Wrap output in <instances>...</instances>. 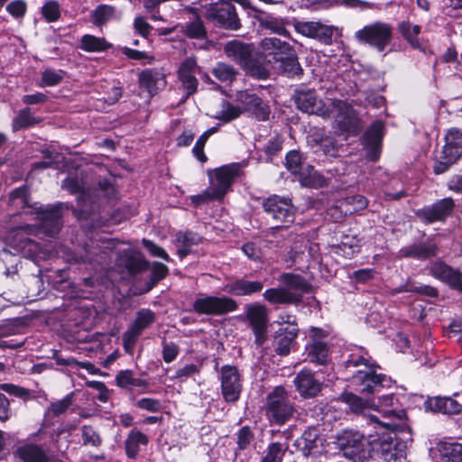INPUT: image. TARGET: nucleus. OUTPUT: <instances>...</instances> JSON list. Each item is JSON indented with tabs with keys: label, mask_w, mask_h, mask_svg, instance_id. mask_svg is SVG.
<instances>
[{
	"label": "nucleus",
	"mask_w": 462,
	"mask_h": 462,
	"mask_svg": "<svg viewBox=\"0 0 462 462\" xmlns=\"http://www.w3.org/2000/svg\"><path fill=\"white\" fill-rule=\"evenodd\" d=\"M341 399L353 413L361 415L368 420V414H372L374 403L352 393H343Z\"/></svg>",
	"instance_id": "34"
},
{
	"label": "nucleus",
	"mask_w": 462,
	"mask_h": 462,
	"mask_svg": "<svg viewBox=\"0 0 462 462\" xmlns=\"http://www.w3.org/2000/svg\"><path fill=\"white\" fill-rule=\"evenodd\" d=\"M42 122L40 117L34 116L29 107H25L18 112L13 119L12 127L14 132L25 129L38 125Z\"/></svg>",
	"instance_id": "43"
},
{
	"label": "nucleus",
	"mask_w": 462,
	"mask_h": 462,
	"mask_svg": "<svg viewBox=\"0 0 462 462\" xmlns=\"http://www.w3.org/2000/svg\"><path fill=\"white\" fill-rule=\"evenodd\" d=\"M289 446L286 442H273L266 449L265 456L260 462H282Z\"/></svg>",
	"instance_id": "49"
},
{
	"label": "nucleus",
	"mask_w": 462,
	"mask_h": 462,
	"mask_svg": "<svg viewBox=\"0 0 462 462\" xmlns=\"http://www.w3.org/2000/svg\"><path fill=\"white\" fill-rule=\"evenodd\" d=\"M42 13L49 23L55 22L60 15V5L55 1H49L42 6Z\"/></svg>",
	"instance_id": "62"
},
{
	"label": "nucleus",
	"mask_w": 462,
	"mask_h": 462,
	"mask_svg": "<svg viewBox=\"0 0 462 462\" xmlns=\"http://www.w3.org/2000/svg\"><path fill=\"white\" fill-rule=\"evenodd\" d=\"M337 445L346 457L362 462L369 456L371 441L358 431L344 430L337 437Z\"/></svg>",
	"instance_id": "10"
},
{
	"label": "nucleus",
	"mask_w": 462,
	"mask_h": 462,
	"mask_svg": "<svg viewBox=\"0 0 462 462\" xmlns=\"http://www.w3.org/2000/svg\"><path fill=\"white\" fill-rule=\"evenodd\" d=\"M384 135V125L382 121L374 122L365 132L362 144L365 156L373 162L379 159L382 149V141Z\"/></svg>",
	"instance_id": "20"
},
{
	"label": "nucleus",
	"mask_w": 462,
	"mask_h": 462,
	"mask_svg": "<svg viewBox=\"0 0 462 462\" xmlns=\"http://www.w3.org/2000/svg\"><path fill=\"white\" fill-rule=\"evenodd\" d=\"M40 273L42 285L44 286V283L47 282V286H51L54 289L66 279V272L63 270L51 271L46 273L40 272Z\"/></svg>",
	"instance_id": "57"
},
{
	"label": "nucleus",
	"mask_w": 462,
	"mask_h": 462,
	"mask_svg": "<svg viewBox=\"0 0 462 462\" xmlns=\"http://www.w3.org/2000/svg\"><path fill=\"white\" fill-rule=\"evenodd\" d=\"M28 229L32 230L30 226H18L9 231L6 236V244L14 250V253H12L5 249L1 254L3 262L6 264L10 263V267H6L5 270L7 276L14 275L18 272L17 267L20 263L18 254L33 261L41 258V248L35 241L28 237Z\"/></svg>",
	"instance_id": "2"
},
{
	"label": "nucleus",
	"mask_w": 462,
	"mask_h": 462,
	"mask_svg": "<svg viewBox=\"0 0 462 462\" xmlns=\"http://www.w3.org/2000/svg\"><path fill=\"white\" fill-rule=\"evenodd\" d=\"M241 114L242 110L240 106H234L229 102L223 100L220 109L216 112L213 117L225 124L237 118Z\"/></svg>",
	"instance_id": "47"
},
{
	"label": "nucleus",
	"mask_w": 462,
	"mask_h": 462,
	"mask_svg": "<svg viewBox=\"0 0 462 462\" xmlns=\"http://www.w3.org/2000/svg\"><path fill=\"white\" fill-rule=\"evenodd\" d=\"M281 289H310L306 280L294 273H283L279 276Z\"/></svg>",
	"instance_id": "53"
},
{
	"label": "nucleus",
	"mask_w": 462,
	"mask_h": 462,
	"mask_svg": "<svg viewBox=\"0 0 462 462\" xmlns=\"http://www.w3.org/2000/svg\"><path fill=\"white\" fill-rule=\"evenodd\" d=\"M117 386L123 389L133 390L134 388L146 389L148 383L141 378H136L131 370H122L116 376Z\"/></svg>",
	"instance_id": "40"
},
{
	"label": "nucleus",
	"mask_w": 462,
	"mask_h": 462,
	"mask_svg": "<svg viewBox=\"0 0 462 462\" xmlns=\"http://www.w3.org/2000/svg\"><path fill=\"white\" fill-rule=\"evenodd\" d=\"M115 14L114 7L107 5H98L92 13V21L96 25L108 22Z\"/></svg>",
	"instance_id": "55"
},
{
	"label": "nucleus",
	"mask_w": 462,
	"mask_h": 462,
	"mask_svg": "<svg viewBox=\"0 0 462 462\" xmlns=\"http://www.w3.org/2000/svg\"><path fill=\"white\" fill-rule=\"evenodd\" d=\"M278 61L281 62L282 69L288 77H295L302 74V69L293 49L291 50V53L284 55L283 59Z\"/></svg>",
	"instance_id": "48"
},
{
	"label": "nucleus",
	"mask_w": 462,
	"mask_h": 462,
	"mask_svg": "<svg viewBox=\"0 0 462 462\" xmlns=\"http://www.w3.org/2000/svg\"><path fill=\"white\" fill-rule=\"evenodd\" d=\"M393 35V27L392 24L375 21L356 31L354 37L359 43L368 45L377 51L383 52L390 45Z\"/></svg>",
	"instance_id": "8"
},
{
	"label": "nucleus",
	"mask_w": 462,
	"mask_h": 462,
	"mask_svg": "<svg viewBox=\"0 0 462 462\" xmlns=\"http://www.w3.org/2000/svg\"><path fill=\"white\" fill-rule=\"evenodd\" d=\"M299 328L297 325L281 327L275 333L273 346L280 356H287L295 344Z\"/></svg>",
	"instance_id": "25"
},
{
	"label": "nucleus",
	"mask_w": 462,
	"mask_h": 462,
	"mask_svg": "<svg viewBox=\"0 0 462 462\" xmlns=\"http://www.w3.org/2000/svg\"><path fill=\"white\" fill-rule=\"evenodd\" d=\"M116 265L130 275L141 273L149 268V263L143 254L132 249L124 250L118 254Z\"/></svg>",
	"instance_id": "23"
},
{
	"label": "nucleus",
	"mask_w": 462,
	"mask_h": 462,
	"mask_svg": "<svg viewBox=\"0 0 462 462\" xmlns=\"http://www.w3.org/2000/svg\"><path fill=\"white\" fill-rule=\"evenodd\" d=\"M454 208V200L445 198L417 210L416 215L425 224L443 222L452 214Z\"/></svg>",
	"instance_id": "19"
},
{
	"label": "nucleus",
	"mask_w": 462,
	"mask_h": 462,
	"mask_svg": "<svg viewBox=\"0 0 462 462\" xmlns=\"http://www.w3.org/2000/svg\"><path fill=\"white\" fill-rule=\"evenodd\" d=\"M169 273L168 267L159 262H154L151 269V277L147 282L148 289H152L158 282L166 277Z\"/></svg>",
	"instance_id": "56"
},
{
	"label": "nucleus",
	"mask_w": 462,
	"mask_h": 462,
	"mask_svg": "<svg viewBox=\"0 0 462 462\" xmlns=\"http://www.w3.org/2000/svg\"><path fill=\"white\" fill-rule=\"evenodd\" d=\"M353 353L346 361V366L359 367L364 366L365 369H359L354 375V381L361 386L360 392L363 393H375L380 388L387 386L391 383L390 378L383 374H376L377 366L371 363L370 356L367 353Z\"/></svg>",
	"instance_id": "4"
},
{
	"label": "nucleus",
	"mask_w": 462,
	"mask_h": 462,
	"mask_svg": "<svg viewBox=\"0 0 462 462\" xmlns=\"http://www.w3.org/2000/svg\"><path fill=\"white\" fill-rule=\"evenodd\" d=\"M296 443L305 457L316 456L321 451L322 439L316 428H310L303 432Z\"/></svg>",
	"instance_id": "29"
},
{
	"label": "nucleus",
	"mask_w": 462,
	"mask_h": 462,
	"mask_svg": "<svg viewBox=\"0 0 462 462\" xmlns=\"http://www.w3.org/2000/svg\"><path fill=\"white\" fill-rule=\"evenodd\" d=\"M306 359L311 363L325 365L329 362L328 347L319 340H313L306 346Z\"/></svg>",
	"instance_id": "36"
},
{
	"label": "nucleus",
	"mask_w": 462,
	"mask_h": 462,
	"mask_svg": "<svg viewBox=\"0 0 462 462\" xmlns=\"http://www.w3.org/2000/svg\"><path fill=\"white\" fill-rule=\"evenodd\" d=\"M457 159H451L448 154H444L442 152L438 157L433 166V171L435 174H442L446 172L449 167L454 164Z\"/></svg>",
	"instance_id": "63"
},
{
	"label": "nucleus",
	"mask_w": 462,
	"mask_h": 462,
	"mask_svg": "<svg viewBox=\"0 0 462 462\" xmlns=\"http://www.w3.org/2000/svg\"><path fill=\"white\" fill-rule=\"evenodd\" d=\"M434 277L442 281L453 289H462V274L442 262H435L430 266Z\"/></svg>",
	"instance_id": "27"
},
{
	"label": "nucleus",
	"mask_w": 462,
	"mask_h": 462,
	"mask_svg": "<svg viewBox=\"0 0 462 462\" xmlns=\"http://www.w3.org/2000/svg\"><path fill=\"white\" fill-rule=\"evenodd\" d=\"M425 409L433 412L442 414H458L461 411V405L450 397H433L425 402Z\"/></svg>",
	"instance_id": "32"
},
{
	"label": "nucleus",
	"mask_w": 462,
	"mask_h": 462,
	"mask_svg": "<svg viewBox=\"0 0 462 462\" xmlns=\"http://www.w3.org/2000/svg\"><path fill=\"white\" fill-rule=\"evenodd\" d=\"M286 167L292 174L299 176L301 185L315 187L318 185L319 176L311 165L306 164L302 155L298 151H291L286 155Z\"/></svg>",
	"instance_id": "15"
},
{
	"label": "nucleus",
	"mask_w": 462,
	"mask_h": 462,
	"mask_svg": "<svg viewBox=\"0 0 462 462\" xmlns=\"http://www.w3.org/2000/svg\"><path fill=\"white\" fill-rule=\"evenodd\" d=\"M263 410L269 422L277 425L285 424L295 411L287 391L282 386L267 394Z\"/></svg>",
	"instance_id": "7"
},
{
	"label": "nucleus",
	"mask_w": 462,
	"mask_h": 462,
	"mask_svg": "<svg viewBox=\"0 0 462 462\" xmlns=\"http://www.w3.org/2000/svg\"><path fill=\"white\" fill-rule=\"evenodd\" d=\"M212 74L220 82L230 84L235 80L237 71L227 63L218 62L212 69Z\"/></svg>",
	"instance_id": "46"
},
{
	"label": "nucleus",
	"mask_w": 462,
	"mask_h": 462,
	"mask_svg": "<svg viewBox=\"0 0 462 462\" xmlns=\"http://www.w3.org/2000/svg\"><path fill=\"white\" fill-rule=\"evenodd\" d=\"M199 72V67L193 57L185 59L178 69V77L183 88L187 90V95H192L198 88V79L196 74Z\"/></svg>",
	"instance_id": "24"
},
{
	"label": "nucleus",
	"mask_w": 462,
	"mask_h": 462,
	"mask_svg": "<svg viewBox=\"0 0 462 462\" xmlns=\"http://www.w3.org/2000/svg\"><path fill=\"white\" fill-rule=\"evenodd\" d=\"M255 19L262 29L269 30L279 35L286 36L288 34L284 26V22L280 17H276L263 12H259L258 14L255 15Z\"/></svg>",
	"instance_id": "39"
},
{
	"label": "nucleus",
	"mask_w": 462,
	"mask_h": 462,
	"mask_svg": "<svg viewBox=\"0 0 462 462\" xmlns=\"http://www.w3.org/2000/svg\"><path fill=\"white\" fill-rule=\"evenodd\" d=\"M295 31L309 38L315 39L323 44L331 45L334 37L341 36V30L316 21H294Z\"/></svg>",
	"instance_id": "13"
},
{
	"label": "nucleus",
	"mask_w": 462,
	"mask_h": 462,
	"mask_svg": "<svg viewBox=\"0 0 462 462\" xmlns=\"http://www.w3.org/2000/svg\"><path fill=\"white\" fill-rule=\"evenodd\" d=\"M247 319L255 337V343L261 346L266 338L268 316L265 307L251 305L247 308Z\"/></svg>",
	"instance_id": "22"
},
{
	"label": "nucleus",
	"mask_w": 462,
	"mask_h": 462,
	"mask_svg": "<svg viewBox=\"0 0 462 462\" xmlns=\"http://www.w3.org/2000/svg\"><path fill=\"white\" fill-rule=\"evenodd\" d=\"M0 390L23 400H27L31 397V393L28 389L14 383H2L0 384Z\"/></svg>",
	"instance_id": "61"
},
{
	"label": "nucleus",
	"mask_w": 462,
	"mask_h": 462,
	"mask_svg": "<svg viewBox=\"0 0 462 462\" xmlns=\"http://www.w3.org/2000/svg\"><path fill=\"white\" fill-rule=\"evenodd\" d=\"M62 70L47 69L42 73V82L44 86L52 87L60 83L64 78Z\"/></svg>",
	"instance_id": "60"
},
{
	"label": "nucleus",
	"mask_w": 462,
	"mask_h": 462,
	"mask_svg": "<svg viewBox=\"0 0 462 462\" xmlns=\"http://www.w3.org/2000/svg\"><path fill=\"white\" fill-rule=\"evenodd\" d=\"M297 107L307 114L322 118H334L341 134L356 135L360 130L359 118L354 108L346 101L331 99L325 102L314 89H301L295 93Z\"/></svg>",
	"instance_id": "1"
},
{
	"label": "nucleus",
	"mask_w": 462,
	"mask_h": 462,
	"mask_svg": "<svg viewBox=\"0 0 462 462\" xmlns=\"http://www.w3.org/2000/svg\"><path fill=\"white\" fill-rule=\"evenodd\" d=\"M26 9L27 5L23 0H14L6 5L7 13L16 19L23 17Z\"/></svg>",
	"instance_id": "64"
},
{
	"label": "nucleus",
	"mask_w": 462,
	"mask_h": 462,
	"mask_svg": "<svg viewBox=\"0 0 462 462\" xmlns=\"http://www.w3.org/2000/svg\"><path fill=\"white\" fill-rule=\"evenodd\" d=\"M14 455L23 462H51V457L46 449L32 442L20 445L14 451Z\"/></svg>",
	"instance_id": "30"
},
{
	"label": "nucleus",
	"mask_w": 462,
	"mask_h": 462,
	"mask_svg": "<svg viewBox=\"0 0 462 462\" xmlns=\"http://www.w3.org/2000/svg\"><path fill=\"white\" fill-rule=\"evenodd\" d=\"M374 430L378 438L371 440L373 451L385 462H404L407 445L406 441L398 437V434H410V429L404 431L393 429Z\"/></svg>",
	"instance_id": "5"
},
{
	"label": "nucleus",
	"mask_w": 462,
	"mask_h": 462,
	"mask_svg": "<svg viewBox=\"0 0 462 462\" xmlns=\"http://www.w3.org/2000/svg\"><path fill=\"white\" fill-rule=\"evenodd\" d=\"M446 143L443 146L442 153L448 154L451 159H458L462 156V131L451 129L446 134Z\"/></svg>",
	"instance_id": "37"
},
{
	"label": "nucleus",
	"mask_w": 462,
	"mask_h": 462,
	"mask_svg": "<svg viewBox=\"0 0 462 462\" xmlns=\"http://www.w3.org/2000/svg\"><path fill=\"white\" fill-rule=\"evenodd\" d=\"M236 100L242 113L249 112L258 121H266L271 114L270 106L263 99L248 90L240 91L236 96Z\"/></svg>",
	"instance_id": "18"
},
{
	"label": "nucleus",
	"mask_w": 462,
	"mask_h": 462,
	"mask_svg": "<svg viewBox=\"0 0 462 462\" xmlns=\"http://www.w3.org/2000/svg\"><path fill=\"white\" fill-rule=\"evenodd\" d=\"M193 308L196 312L200 314L222 315L234 311L236 303L226 297H204L195 300Z\"/></svg>",
	"instance_id": "21"
},
{
	"label": "nucleus",
	"mask_w": 462,
	"mask_h": 462,
	"mask_svg": "<svg viewBox=\"0 0 462 462\" xmlns=\"http://www.w3.org/2000/svg\"><path fill=\"white\" fill-rule=\"evenodd\" d=\"M81 439L83 446L99 448L103 444V439L98 430L90 425L81 427Z\"/></svg>",
	"instance_id": "51"
},
{
	"label": "nucleus",
	"mask_w": 462,
	"mask_h": 462,
	"mask_svg": "<svg viewBox=\"0 0 462 462\" xmlns=\"http://www.w3.org/2000/svg\"><path fill=\"white\" fill-rule=\"evenodd\" d=\"M205 17L214 24L227 30L240 28L236 7L230 2L221 0L205 5Z\"/></svg>",
	"instance_id": "12"
},
{
	"label": "nucleus",
	"mask_w": 462,
	"mask_h": 462,
	"mask_svg": "<svg viewBox=\"0 0 462 462\" xmlns=\"http://www.w3.org/2000/svg\"><path fill=\"white\" fill-rule=\"evenodd\" d=\"M260 46L266 57L273 56L276 61L283 59L284 55L291 53L293 49L288 42L275 37L264 38L262 40Z\"/></svg>",
	"instance_id": "33"
},
{
	"label": "nucleus",
	"mask_w": 462,
	"mask_h": 462,
	"mask_svg": "<svg viewBox=\"0 0 462 462\" xmlns=\"http://www.w3.org/2000/svg\"><path fill=\"white\" fill-rule=\"evenodd\" d=\"M176 242L178 245V254L182 259L191 253L190 247L192 245H198L202 242V236L192 231L178 232L176 234Z\"/></svg>",
	"instance_id": "38"
},
{
	"label": "nucleus",
	"mask_w": 462,
	"mask_h": 462,
	"mask_svg": "<svg viewBox=\"0 0 462 462\" xmlns=\"http://www.w3.org/2000/svg\"><path fill=\"white\" fill-rule=\"evenodd\" d=\"M111 44L103 37L85 34L80 40V49L87 52H100L108 50Z\"/></svg>",
	"instance_id": "42"
},
{
	"label": "nucleus",
	"mask_w": 462,
	"mask_h": 462,
	"mask_svg": "<svg viewBox=\"0 0 462 462\" xmlns=\"http://www.w3.org/2000/svg\"><path fill=\"white\" fill-rule=\"evenodd\" d=\"M62 189L68 190L71 194L84 192V181L79 176L73 175L65 179L61 184Z\"/></svg>",
	"instance_id": "59"
},
{
	"label": "nucleus",
	"mask_w": 462,
	"mask_h": 462,
	"mask_svg": "<svg viewBox=\"0 0 462 462\" xmlns=\"http://www.w3.org/2000/svg\"><path fill=\"white\" fill-rule=\"evenodd\" d=\"M183 32L189 38L201 39L206 36V29L200 19L186 23Z\"/></svg>",
	"instance_id": "58"
},
{
	"label": "nucleus",
	"mask_w": 462,
	"mask_h": 462,
	"mask_svg": "<svg viewBox=\"0 0 462 462\" xmlns=\"http://www.w3.org/2000/svg\"><path fill=\"white\" fill-rule=\"evenodd\" d=\"M437 246L430 243L413 244L401 249L400 254L402 257L424 260L436 255Z\"/></svg>",
	"instance_id": "35"
},
{
	"label": "nucleus",
	"mask_w": 462,
	"mask_h": 462,
	"mask_svg": "<svg viewBox=\"0 0 462 462\" xmlns=\"http://www.w3.org/2000/svg\"><path fill=\"white\" fill-rule=\"evenodd\" d=\"M221 393L226 402H236L242 391L241 374L235 365H225L220 368L219 375Z\"/></svg>",
	"instance_id": "16"
},
{
	"label": "nucleus",
	"mask_w": 462,
	"mask_h": 462,
	"mask_svg": "<svg viewBox=\"0 0 462 462\" xmlns=\"http://www.w3.org/2000/svg\"><path fill=\"white\" fill-rule=\"evenodd\" d=\"M398 30L411 46L420 48L419 34L421 30L420 25L414 24L410 21H402L398 24Z\"/></svg>",
	"instance_id": "44"
},
{
	"label": "nucleus",
	"mask_w": 462,
	"mask_h": 462,
	"mask_svg": "<svg viewBox=\"0 0 462 462\" xmlns=\"http://www.w3.org/2000/svg\"><path fill=\"white\" fill-rule=\"evenodd\" d=\"M226 56L239 65L247 74L257 79H265L268 75L266 69L257 64L254 59V47L238 40L227 42L223 48Z\"/></svg>",
	"instance_id": "6"
},
{
	"label": "nucleus",
	"mask_w": 462,
	"mask_h": 462,
	"mask_svg": "<svg viewBox=\"0 0 462 462\" xmlns=\"http://www.w3.org/2000/svg\"><path fill=\"white\" fill-rule=\"evenodd\" d=\"M138 79L140 88L148 92L150 98L156 95L166 85L163 73L156 69L143 70L139 74Z\"/></svg>",
	"instance_id": "26"
},
{
	"label": "nucleus",
	"mask_w": 462,
	"mask_h": 462,
	"mask_svg": "<svg viewBox=\"0 0 462 462\" xmlns=\"http://www.w3.org/2000/svg\"><path fill=\"white\" fill-rule=\"evenodd\" d=\"M397 398L393 394H386L378 399V403H374L373 411L380 414H368V423L374 429L386 430L393 429L404 431L408 430L406 412L402 409H397Z\"/></svg>",
	"instance_id": "3"
},
{
	"label": "nucleus",
	"mask_w": 462,
	"mask_h": 462,
	"mask_svg": "<svg viewBox=\"0 0 462 462\" xmlns=\"http://www.w3.org/2000/svg\"><path fill=\"white\" fill-rule=\"evenodd\" d=\"M296 291H265L264 299L273 304H289L300 301V295Z\"/></svg>",
	"instance_id": "41"
},
{
	"label": "nucleus",
	"mask_w": 462,
	"mask_h": 462,
	"mask_svg": "<svg viewBox=\"0 0 462 462\" xmlns=\"http://www.w3.org/2000/svg\"><path fill=\"white\" fill-rule=\"evenodd\" d=\"M440 452L443 462H462V444L443 443Z\"/></svg>",
	"instance_id": "50"
},
{
	"label": "nucleus",
	"mask_w": 462,
	"mask_h": 462,
	"mask_svg": "<svg viewBox=\"0 0 462 462\" xmlns=\"http://www.w3.org/2000/svg\"><path fill=\"white\" fill-rule=\"evenodd\" d=\"M9 204L14 209H23L29 207V189L26 186L14 189L9 196Z\"/></svg>",
	"instance_id": "52"
},
{
	"label": "nucleus",
	"mask_w": 462,
	"mask_h": 462,
	"mask_svg": "<svg viewBox=\"0 0 462 462\" xmlns=\"http://www.w3.org/2000/svg\"><path fill=\"white\" fill-rule=\"evenodd\" d=\"M241 169L239 163L224 165L214 171L215 179H212L211 171H209L210 187L205 191L204 196L212 199H222L234 180L240 175Z\"/></svg>",
	"instance_id": "9"
},
{
	"label": "nucleus",
	"mask_w": 462,
	"mask_h": 462,
	"mask_svg": "<svg viewBox=\"0 0 462 462\" xmlns=\"http://www.w3.org/2000/svg\"><path fill=\"white\" fill-rule=\"evenodd\" d=\"M295 386L303 397H314L321 390V383L310 370H301L294 378Z\"/></svg>",
	"instance_id": "28"
},
{
	"label": "nucleus",
	"mask_w": 462,
	"mask_h": 462,
	"mask_svg": "<svg viewBox=\"0 0 462 462\" xmlns=\"http://www.w3.org/2000/svg\"><path fill=\"white\" fill-rule=\"evenodd\" d=\"M312 145L314 152L321 151L325 156L336 157L337 155L338 148L336 140L330 136L314 137Z\"/></svg>",
	"instance_id": "45"
},
{
	"label": "nucleus",
	"mask_w": 462,
	"mask_h": 462,
	"mask_svg": "<svg viewBox=\"0 0 462 462\" xmlns=\"http://www.w3.org/2000/svg\"><path fill=\"white\" fill-rule=\"evenodd\" d=\"M264 211L277 223L289 225L295 219L296 208L290 198L273 195L263 202Z\"/></svg>",
	"instance_id": "14"
},
{
	"label": "nucleus",
	"mask_w": 462,
	"mask_h": 462,
	"mask_svg": "<svg viewBox=\"0 0 462 462\" xmlns=\"http://www.w3.org/2000/svg\"><path fill=\"white\" fill-rule=\"evenodd\" d=\"M74 393L67 394L64 398L51 402L48 412L53 416H60L65 413L74 402Z\"/></svg>",
	"instance_id": "54"
},
{
	"label": "nucleus",
	"mask_w": 462,
	"mask_h": 462,
	"mask_svg": "<svg viewBox=\"0 0 462 462\" xmlns=\"http://www.w3.org/2000/svg\"><path fill=\"white\" fill-rule=\"evenodd\" d=\"M37 219L40 221V231L47 236L54 237L62 227V217L68 206L62 202L47 206H33Z\"/></svg>",
	"instance_id": "11"
},
{
	"label": "nucleus",
	"mask_w": 462,
	"mask_h": 462,
	"mask_svg": "<svg viewBox=\"0 0 462 462\" xmlns=\"http://www.w3.org/2000/svg\"><path fill=\"white\" fill-rule=\"evenodd\" d=\"M155 313L150 309H142L136 313L133 324L123 334L124 347L126 351L134 347L136 339L155 321Z\"/></svg>",
	"instance_id": "17"
},
{
	"label": "nucleus",
	"mask_w": 462,
	"mask_h": 462,
	"mask_svg": "<svg viewBox=\"0 0 462 462\" xmlns=\"http://www.w3.org/2000/svg\"><path fill=\"white\" fill-rule=\"evenodd\" d=\"M149 444V437L134 428L129 431L125 440V452L128 458L135 459L142 447Z\"/></svg>",
	"instance_id": "31"
}]
</instances>
